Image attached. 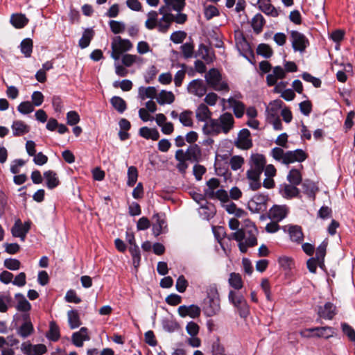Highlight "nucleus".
Returning <instances> with one entry per match:
<instances>
[{
    "instance_id": "nucleus-23",
    "label": "nucleus",
    "mask_w": 355,
    "mask_h": 355,
    "mask_svg": "<svg viewBox=\"0 0 355 355\" xmlns=\"http://www.w3.org/2000/svg\"><path fill=\"white\" fill-rule=\"evenodd\" d=\"M211 112L205 103H200L196 110V117L199 121L208 122L211 119Z\"/></svg>"
},
{
    "instance_id": "nucleus-39",
    "label": "nucleus",
    "mask_w": 355,
    "mask_h": 355,
    "mask_svg": "<svg viewBox=\"0 0 355 355\" xmlns=\"http://www.w3.org/2000/svg\"><path fill=\"white\" fill-rule=\"evenodd\" d=\"M12 297L9 293H0V312L6 313L11 306Z\"/></svg>"
},
{
    "instance_id": "nucleus-45",
    "label": "nucleus",
    "mask_w": 355,
    "mask_h": 355,
    "mask_svg": "<svg viewBox=\"0 0 355 355\" xmlns=\"http://www.w3.org/2000/svg\"><path fill=\"white\" fill-rule=\"evenodd\" d=\"M110 103L119 113H123L126 110L125 101L119 96H113L110 100Z\"/></svg>"
},
{
    "instance_id": "nucleus-47",
    "label": "nucleus",
    "mask_w": 355,
    "mask_h": 355,
    "mask_svg": "<svg viewBox=\"0 0 355 355\" xmlns=\"http://www.w3.org/2000/svg\"><path fill=\"white\" fill-rule=\"evenodd\" d=\"M94 36V32L91 29H87L84 31L82 37L79 40V46L81 49H85L89 45L90 41Z\"/></svg>"
},
{
    "instance_id": "nucleus-3",
    "label": "nucleus",
    "mask_w": 355,
    "mask_h": 355,
    "mask_svg": "<svg viewBox=\"0 0 355 355\" xmlns=\"http://www.w3.org/2000/svg\"><path fill=\"white\" fill-rule=\"evenodd\" d=\"M204 313L208 317L218 314L220 311V300L216 284L210 285L207 290V298L202 306Z\"/></svg>"
},
{
    "instance_id": "nucleus-42",
    "label": "nucleus",
    "mask_w": 355,
    "mask_h": 355,
    "mask_svg": "<svg viewBox=\"0 0 355 355\" xmlns=\"http://www.w3.org/2000/svg\"><path fill=\"white\" fill-rule=\"evenodd\" d=\"M302 175L300 170L292 168L287 175L288 181L293 185H299L302 182Z\"/></svg>"
},
{
    "instance_id": "nucleus-55",
    "label": "nucleus",
    "mask_w": 355,
    "mask_h": 355,
    "mask_svg": "<svg viewBox=\"0 0 355 355\" xmlns=\"http://www.w3.org/2000/svg\"><path fill=\"white\" fill-rule=\"evenodd\" d=\"M47 337L49 339L53 341H56L60 338L59 327L56 325V324L54 322H51L50 323V329L47 334Z\"/></svg>"
},
{
    "instance_id": "nucleus-14",
    "label": "nucleus",
    "mask_w": 355,
    "mask_h": 355,
    "mask_svg": "<svg viewBox=\"0 0 355 355\" xmlns=\"http://www.w3.org/2000/svg\"><path fill=\"white\" fill-rule=\"evenodd\" d=\"M236 146L243 150H247L252 147V142L250 139V132L248 129H242L235 141Z\"/></svg>"
},
{
    "instance_id": "nucleus-20",
    "label": "nucleus",
    "mask_w": 355,
    "mask_h": 355,
    "mask_svg": "<svg viewBox=\"0 0 355 355\" xmlns=\"http://www.w3.org/2000/svg\"><path fill=\"white\" fill-rule=\"evenodd\" d=\"M73 344L78 347H83L84 341L89 340L90 337L88 334V329L86 327H82L78 331L74 332L71 336Z\"/></svg>"
},
{
    "instance_id": "nucleus-62",
    "label": "nucleus",
    "mask_w": 355,
    "mask_h": 355,
    "mask_svg": "<svg viewBox=\"0 0 355 355\" xmlns=\"http://www.w3.org/2000/svg\"><path fill=\"white\" fill-rule=\"evenodd\" d=\"M138 56L132 54H125L121 58V62L127 67H131L138 60Z\"/></svg>"
},
{
    "instance_id": "nucleus-38",
    "label": "nucleus",
    "mask_w": 355,
    "mask_h": 355,
    "mask_svg": "<svg viewBox=\"0 0 355 355\" xmlns=\"http://www.w3.org/2000/svg\"><path fill=\"white\" fill-rule=\"evenodd\" d=\"M179 121L185 127H192L193 124V112L189 110L183 111L180 114Z\"/></svg>"
},
{
    "instance_id": "nucleus-59",
    "label": "nucleus",
    "mask_w": 355,
    "mask_h": 355,
    "mask_svg": "<svg viewBox=\"0 0 355 355\" xmlns=\"http://www.w3.org/2000/svg\"><path fill=\"white\" fill-rule=\"evenodd\" d=\"M257 52L259 55H261L266 58H270L272 55V51L271 48L266 44H259L257 47Z\"/></svg>"
},
{
    "instance_id": "nucleus-40",
    "label": "nucleus",
    "mask_w": 355,
    "mask_h": 355,
    "mask_svg": "<svg viewBox=\"0 0 355 355\" xmlns=\"http://www.w3.org/2000/svg\"><path fill=\"white\" fill-rule=\"evenodd\" d=\"M157 17L158 13L156 11H150L147 14V19L145 21V26L148 30L157 28Z\"/></svg>"
},
{
    "instance_id": "nucleus-31",
    "label": "nucleus",
    "mask_w": 355,
    "mask_h": 355,
    "mask_svg": "<svg viewBox=\"0 0 355 355\" xmlns=\"http://www.w3.org/2000/svg\"><path fill=\"white\" fill-rule=\"evenodd\" d=\"M139 135L146 139H152L157 141L159 137V133L155 128H149L148 127H142L139 129Z\"/></svg>"
},
{
    "instance_id": "nucleus-48",
    "label": "nucleus",
    "mask_w": 355,
    "mask_h": 355,
    "mask_svg": "<svg viewBox=\"0 0 355 355\" xmlns=\"http://www.w3.org/2000/svg\"><path fill=\"white\" fill-rule=\"evenodd\" d=\"M198 55L207 62H212L214 58V55L210 49L203 44L199 46Z\"/></svg>"
},
{
    "instance_id": "nucleus-29",
    "label": "nucleus",
    "mask_w": 355,
    "mask_h": 355,
    "mask_svg": "<svg viewBox=\"0 0 355 355\" xmlns=\"http://www.w3.org/2000/svg\"><path fill=\"white\" fill-rule=\"evenodd\" d=\"M258 3L259 9L266 15H270L272 17L278 16V11L270 4V0H261Z\"/></svg>"
},
{
    "instance_id": "nucleus-51",
    "label": "nucleus",
    "mask_w": 355,
    "mask_h": 355,
    "mask_svg": "<svg viewBox=\"0 0 355 355\" xmlns=\"http://www.w3.org/2000/svg\"><path fill=\"white\" fill-rule=\"evenodd\" d=\"M263 17L261 14H257L252 19V27L253 30L259 33L262 31L264 24Z\"/></svg>"
},
{
    "instance_id": "nucleus-11",
    "label": "nucleus",
    "mask_w": 355,
    "mask_h": 355,
    "mask_svg": "<svg viewBox=\"0 0 355 355\" xmlns=\"http://www.w3.org/2000/svg\"><path fill=\"white\" fill-rule=\"evenodd\" d=\"M187 92L198 97H202L207 92V86L201 79H195L187 85Z\"/></svg>"
},
{
    "instance_id": "nucleus-49",
    "label": "nucleus",
    "mask_w": 355,
    "mask_h": 355,
    "mask_svg": "<svg viewBox=\"0 0 355 355\" xmlns=\"http://www.w3.org/2000/svg\"><path fill=\"white\" fill-rule=\"evenodd\" d=\"M328 245L327 241H323L316 250L315 258L319 262L320 266L323 263V260L326 254V250Z\"/></svg>"
},
{
    "instance_id": "nucleus-9",
    "label": "nucleus",
    "mask_w": 355,
    "mask_h": 355,
    "mask_svg": "<svg viewBox=\"0 0 355 355\" xmlns=\"http://www.w3.org/2000/svg\"><path fill=\"white\" fill-rule=\"evenodd\" d=\"M268 197L266 195L257 193L255 194L248 202V206L252 213L263 212L266 210V203Z\"/></svg>"
},
{
    "instance_id": "nucleus-27",
    "label": "nucleus",
    "mask_w": 355,
    "mask_h": 355,
    "mask_svg": "<svg viewBox=\"0 0 355 355\" xmlns=\"http://www.w3.org/2000/svg\"><path fill=\"white\" fill-rule=\"evenodd\" d=\"M138 96L141 101H144L146 98L153 99L157 96V89L154 87H140Z\"/></svg>"
},
{
    "instance_id": "nucleus-25",
    "label": "nucleus",
    "mask_w": 355,
    "mask_h": 355,
    "mask_svg": "<svg viewBox=\"0 0 355 355\" xmlns=\"http://www.w3.org/2000/svg\"><path fill=\"white\" fill-rule=\"evenodd\" d=\"M11 129L15 137L22 136L30 131V127L20 120L13 121Z\"/></svg>"
},
{
    "instance_id": "nucleus-22",
    "label": "nucleus",
    "mask_w": 355,
    "mask_h": 355,
    "mask_svg": "<svg viewBox=\"0 0 355 355\" xmlns=\"http://www.w3.org/2000/svg\"><path fill=\"white\" fill-rule=\"evenodd\" d=\"M153 218L155 219V221L153 223V233L157 236L165 232L166 223L164 218L158 214H155Z\"/></svg>"
},
{
    "instance_id": "nucleus-21",
    "label": "nucleus",
    "mask_w": 355,
    "mask_h": 355,
    "mask_svg": "<svg viewBox=\"0 0 355 355\" xmlns=\"http://www.w3.org/2000/svg\"><path fill=\"white\" fill-rule=\"evenodd\" d=\"M336 314V308L331 302H327L324 306L319 307L318 315L322 318L331 320Z\"/></svg>"
},
{
    "instance_id": "nucleus-18",
    "label": "nucleus",
    "mask_w": 355,
    "mask_h": 355,
    "mask_svg": "<svg viewBox=\"0 0 355 355\" xmlns=\"http://www.w3.org/2000/svg\"><path fill=\"white\" fill-rule=\"evenodd\" d=\"M288 212L286 205H274L269 211V216L272 220L279 222L286 218Z\"/></svg>"
},
{
    "instance_id": "nucleus-17",
    "label": "nucleus",
    "mask_w": 355,
    "mask_h": 355,
    "mask_svg": "<svg viewBox=\"0 0 355 355\" xmlns=\"http://www.w3.org/2000/svg\"><path fill=\"white\" fill-rule=\"evenodd\" d=\"M262 173L248 169L246 171V178L249 184V188L252 191L259 189L261 186V175Z\"/></svg>"
},
{
    "instance_id": "nucleus-13",
    "label": "nucleus",
    "mask_w": 355,
    "mask_h": 355,
    "mask_svg": "<svg viewBox=\"0 0 355 355\" xmlns=\"http://www.w3.org/2000/svg\"><path fill=\"white\" fill-rule=\"evenodd\" d=\"M21 350L26 355H42L46 353V347L43 344L32 345L29 343H23Z\"/></svg>"
},
{
    "instance_id": "nucleus-6",
    "label": "nucleus",
    "mask_w": 355,
    "mask_h": 355,
    "mask_svg": "<svg viewBox=\"0 0 355 355\" xmlns=\"http://www.w3.org/2000/svg\"><path fill=\"white\" fill-rule=\"evenodd\" d=\"M206 82L216 91H229L227 83L223 80L219 71L215 68L211 69L205 76Z\"/></svg>"
},
{
    "instance_id": "nucleus-53",
    "label": "nucleus",
    "mask_w": 355,
    "mask_h": 355,
    "mask_svg": "<svg viewBox=\"0 0 355 355\" xmlns=\"http://www.w3.org/2000/svg\"><path fill=\"white\" fill-rule=\"evenodd\" d=\"M33 331V327L30 321H26L18 329L17 333L18 334L23 337L26 338L29 335L31 334V333Z\"/></svg>"
},
{
    "instance_id": "nucleus-43",
    "label": "nucleus",
    "mask_w": 355,
    "mask_h": 355,
    "mask_svg": "<svg viewBox=\"0 0 355 355\" xmlns=\"http://www.w3.org/2000/svg\"><path fill=\"white\" fill-rule=\"evenodd\" d=\"M187 154L188 160L196 161L201 155V150L198 145H191L187 150Z\"/></svg>"
},
{
    "instance_id": "nucleus-33",
    "label": "nucleus",
    "mask_w": 355,
    "mask_h": 355,
    "mask_svg": "<svg viewBox=\"0 0 355 355\" xmlns=\"http://www.w3.org/2000/svg\"><path fill=\"white\" fill-rule=\"evenodd\" d=\"M207 187L205 189L206 197L214 199V195L219 187V180L216 178H211L207 182Z\"/></svg>"
},
{
    "instance_id": "nucleus-50",
    "label": "nucleus",
    "mask_w": 355,
    "mask_h": 355,
    "mask_svg": "<svg viewBox=\"0 0 355 355\" xmlns=\"http://www.w3.org/2000/svg\"><path fill=\"white\" fill-rule=\"evenodd\" d=\"M245 163L244 158L241 155H234L230 159V166L232 171H238Z\"/></svg>"
},
{
    "instance_id": "nucleus-1",
    "label": "nucleus",
    "mask_w": 355,
    "mask_h": 355,
    "mask_svg": "<svg viewBox=\"0 0 355 355\" xmlns=\"http://www.w3.org/2000/svg\"><path fill=\"white\" fill-rule=\"evenodd\" d=\"M229 227L232 230H236L230 238L239 242V248L241 252H246L248 248L257 244V230L249 219L244 220L241 225L238 219L231 218L229 220Z\"/></svg>"
},
{
    "instance_id": "nucleus-32",
    "label": "nucleus",
    "mask_w": 355,
    "mask_h": 355,
    "mask_svg": "<svg viewBox=\"0 0 355 355\" xmlns=\"http://www.w3.org/2000/svg\"><path fill=\"white\" fill-rule=\"evenodd\" d=\"M229 285L234 290H240L243 286V282L239 273L231 272L228 279Z\"/></svg>"
},
{
    "instance_id": "nucleus-30",
    "label": "nucleus",
    "mask_w": 355,
    "mask_h": 355,
    "mask_svg": "<svg viewBox=\"0 0 355 355\" xmlns=\"http://www.w3.org/2000/svg\"><path fill=\"white\" fill-rule=\"evenodd\" d=\"M227 101L230 106L232 107L235 116L237 118L242 117L245 111V105L243 103L233 98H230Z\"/></svg>"
},
{
    "instance_id": "nucleus-4",
    "label": "nucleus",
    "mask_w": 355,
    "mask_h": 355,
    "mask_svg": "<svg viewBox=\"0 0 355 355\" xmlns=\"http://www.w3.org/2000/svg\"><path fill=\"white\" fill-rule=\"evenodd\" d=\"M271 155L275 160L286 165L295 162H302L306 158V153L302 149L284 152L282 148L275 147L272 149Z\"/></svg>"
},
{
    "instance_id": "nucleus-54",
    "label": "nucleus",
    "mask_w": 355,
    "mask_h": 355,
    "mask_svg": "<svg viewBox=\"0 0 355 355\" xmlns=\"http://www.w3.org/2000/svg\"><path fill=\"white\" fill-rule=\"evenodd\" d=\"M283 104V102L281 100H275L274 101L271 105L274 106L275 107H271L268 110V120L270 121V120H273V119H278L277 110L282 107V105Z\"/></svg>"
},
{
    "instance_id": "nucleus-56",
    "label": "nucleus",
    "mask_w": 355,
    "mask_h": 355,
    "mask_svg": "<svg viewBox=\"0 0 355 355\" xmlns=\"http://www.w3.org/2000/svg\"><path fill=\"white\" fill-rule=\"evenodd\" d=\"M110 29L114 34L123 33L125 31V26L122 21L111 20L109 22Z\"/></svg>"
},
{
    "instance_id": "nucleus-58",
    "label": "nucleus",
    "mask_w": 355,
    "mask_h": 355,
    "mask_svg": "<svg viewBox=\"0 0 355 355\" xmlns=\"http://www.w3.org/2000/svg\"><path fill=\"white\" fill-rule=\"evenodd\" d=\"M17 110L22 114H28L34 110V107L30 101H24L18 105Z\"/></svg>"
},
{
    "instance_id": "nucleus-64",
    "label": "nucleus",
    "mask_w": 355,
    "mask_h": 355,
    "mask_svg": "<svg viewBox=\"0 0 355 355\" xmlns=\"http://www.w3.org/2000/svg\"><path fill=\"white\" fill-rule=\"evenodd\" d=\"M343 331L347 337L352 341L355 342V331L354 329L346 323L342 324Z\"/></svg>"
},
{
    "instance_id": "nucleus-8",
    "label": "nucleus",
    "mask_w": 355,
    "mask_h": 355,
    "mask_svg": "<svg viewBox=\"0 0 355 355\" xmlns=\"http://www.w3.org/2000/svg\"><path fill=\"white\" fill-rule=\"evenodd\" d=\"M334 334V329L330 327L309 328L300 331V335L306 338L315 336L318 338H329L332 337Z\"/></svg>"
},
{
    "instance_id": "nucleus-12",
    "label": "nucleus",
    "mask_w": 355,
    "mask_h": 355,
    "mask_svg": "<svg viewBox=\"0 0 355 355\" xmlns=\"http://www.w3.org/2000/svg\"><path fill=\"white\" fill-rule=\"evenodd\" d=\"M30 227V222H26L22 224L21 221L17 219L12 227L11 232L14 237H19L21 241H24Z\"/></svg>"
},
{
    "instance_id": "nucleus-16",
    "label": "nucleus",
    "mask_w": 355,
    "mask_h": 355,
    "mask_svg": "<svg viewBox=\"0 0 355 355\" xmlns=\"http://www.w3.org/2000/svg\"><path fill=\"white\" fill-rule=\"evenodd\" d=\"M178 312L182 318L189 316L191 318H196L200 316L201 309L196 304L182 305L178 307Z\"/></svg>"
},
{
    "instance_id": "nucleus-46",
    "label": "nucleus",
    "mask_w": 355,
    "mask_h": 355,
    "mask_svg": "<svg viewBox=\"0 0 355 355\" xmlns=\"http://www.w3.org/2000/svg\"><path fill=\"white\" fill-rule=\"evenodd\" d=\"M290 238L293 241L300 243L303 239V233L298 226H292L289 229Z\"/></svg>"
},
{
    "instance_id": "nucleus-36",
    "label": "nucleus",
    "mask_w": 355,
    "mask_h": 355,
    "mask_svg": "<svg viewBox=\"0 0 355 355\" xmlns=\"http://www.w3.org/2000/svg\"><path fill=\"white\" fill-rule=\"evenodd\" d=\"M28 19L23 14H13L10 17V23L17 28L24 27Z\"/></svg>"
},
{
    "instance_id": "nucleus-24",
    "label": "nucleus",
    "mask_w": 355,
    "mask_h": 355,
    "mask_svg": "<svg viewBox=\"0 0 355 355\" xmlns=\"http://www.w3.org/2000/svg\"><path fill=\"white\" fill-rule=\"evenodd\" d=\"M297 185L292 184H284L281 185L279 192L281 195L285 198H293L298 196L300 190L296 187Z\"/></svg>"
},
{
    "instance_id": "nucleus-63",
    "label": "nucleus",
    "mask_w": 355,
    "mask_h": 355,
    "mask_svg": "<svg viewBox=\"0 0 355 355\" xmlns=\"http://www.w3.org/2000/svg\"><path fill=\"white\" fill-rule=\"evenodd\" d=\"M279 264L284 270L291 269L293 265V261L291 257L283 256L278 259Z\"/></svg>"
},
{
    "instance_id": "nucleus-41",
    "label": "nucleus",
    "mask_w": 355,
    "mask_h": 355,
    "mask_svg": "<svg viewBox=\"0 0 355 355\" xmlns=\"http://www.w3.org/2000/svg\"><path fill=\"white\" fill-rule=\"evenodd\" d=\"M304 192L312 199L315 198V193L318 191V187L314 182L310 180H304L302 184Z\"/></svg>"
},
{
    "instance_id": "nucleus-2",
    "label": "nucleus",
    "mask_w": 355,
    "mask_h": 355,
    "mask_svg": "<svg viewBox=\"0 0 355 355\" xmlns=\"http://www.w3.org/2000/svg\"><path fill=\"white\" fill-rule=\"evenodd\" d=\"M234 124V119L232 114L225 112L218 119H212L206 122L202 127V131L207 135L227 134L233 128Z\"/></svg>"
},
{
    "instance_id": "nucleus-34",
    "label": "nucleus",
    "mask_w": 355,
    "mask_h": 355,
    "mask_svg": "<svg viewBox=\"0 0 355 355\" xmlns=\"http://www.w3.org/2000/svg\"><path fill=\"white\" fill-rule=\"evenodd\" d=\"M44 177L46 180V186L49 189H52L59 184V180L54 171H47L44 172Z\"/></svg>"
},
{
    "instance_id": "nucleus-26",
    "label": "nucleus",
    "mask_w": 355,
    "mask_h": 355,
    "mask_svg": "<svg viewBox=\"0 0 355 355\" xmlns=\"http://www.w3.org/2000/svg\"><path fill=\"white\" fill-rule=\"evenodd\" d=\"M174 20L173 15H164L161 18H157V30L160 33H166Z\"/></svg>"
},
{
    "instance_id": "nucleus-60",
    "label": "nucleus",
    "mask_w": 355,
    "mask_h": 355,
    "mask_svg": "<svg viewBox=\"0 0 355 355\" xmlns=\"http://www.w3.org/2000/svg\"><path fill=\"white\" fill-rule=\"evenodd\" d=\"M163 328L166 331L173 332L178 329L179 324L175 320L166 319L163 321Z\"/></svg>"
},
{
    "instance_id": "nucleus-44",
    "label": "nucleus",
    "mask_w": 355,
    "mask_h": 355,
    "mask_svg": "<svg viewBox=\"0 0 355 355\" xmlns=\"http://www.w3.org/2000/svg\"><path fill=\"white\" fill-rule=\"evenodd\" d=\"M21 52L26 58H29L31 55L33 51V41L30 38H26L23 40L20 44Z\"/></svg>"
},
{
    "instance_id": "nucleus-28",
    "label": "nucleus",
    "mask_w": 355,
    "mask_h": 355,
    "mask_svg": "<svg viewBox=\"0 0 355 355\" xmlns=\"http://www.w3.org/2000/svg\"><path fill=\"white\" fill-rule=\"evenodd\" d=\"M156 99L159 105L171 104L175 101V96L172 92L162 90L157 94Z\"/></svg>"
},
{
    "instance_id": "nucleus-37",
    "label": "nucleus",
    "mask_w": 355,
    "mask_h": 355,
    "mask_svg": "<svg viewBox=\"0 0 355 355\" xmlns=\"http://www.w3.org/2000/svg\"><path fill=\"white\" fill-rule=\"evenodd\" d=\"M15 298L18 300L17 304V309L19 311H28L31 309V305L29 302L21 293L15 294Z\"/></svg>"
},
{
    "instance_id": "nucleus-15",
    "label": "nucleus",
    "mask_w": 355,
    "mask_h": 355,
    "mask_svg": "<svg viewBox=\"0 0 355 355\" xmlns=\"http://www.w3.org/2000/svg\"><path fill=\"white\" fill-rule=\"evenodd\" d=\"M266 164L265 157L259 153L252 154L249 160L250 170L262 173Z\"/></svg>"
},
{
    "instance_id": "nucleus-10",
    "label": "nucleus",
    "mask_w": 355,
    "mask_h": 355,
    "mask_svg": "<svg viewBox=\"0 0 355 355\" xmlns=\"http://www.w3.org/2000/svg\"><path fill=\"white\" fill-rule=\"evenodd\" d=\"M292 46L295 51L303 52L309 45V41L301 33L292 31L291 33Z\"/></svg>"
},
{
    "instance_id": "nucleus-35",
    "label": "nucleus",
    "mask_w": 355,
    "mask_h": 355,
    "mask_svg": "<svg viewBox=\"0 0 355 355\" xmlns=\"http://www.w3.org/2000/svg\"><path fill=\"white\" fill-rule=\"evenodd\" d=\"M68 322L71 329L78 328L80 324L79 313L76 310H70L67 312Z\"/></svg>"
},
{
    "instance_id": "nucleus-19",
    "label": "nucleus",
    "mask_w": 355,
    "mask_h": 355,
    "mask_svg": "<svg viewBox=\"0 0 355 355\" xmlns=\"http://www.w3.org/2000/svg\"><path fill=\"white\" fill-rule=\"evenodd\" d=\"M286 77V71L280 66L275 67L272 73L266 76V82L268 85H275L279 79H283Z\"/></svg>"
},
{
    "instance_id": "nucleus-5",
    "label": "nucleus",
    "mask_w": 355,
    "mask_h": 355,
    "mask_svg": "<svg viewBox=\"0 0 355 355\" xmlns=\"http://www.w3.org/2000/svg\"><path fill=\"white\" fill-rule=\"evenodd\" d=\"M228 300L236 309L241 318H245L249 315V306L241 293L230 290L228 293Z\"/></svg>"
},
{
    "instance_id": "nucleus-52",
    "label": "nucleus",
    "mask_w": 355,
    "mask_h": 355,
    "mask_svg": "<svg viewBox=\"0 0 355 355\" xmlns=\"http://www.w3.org/2000/svg\"><path fill=\"white\" fill-rule=\"evenodd\" d=\"M127 184L129 187H133L137 181L138 171L135 166H131L128 168Z\"/></svg>"
},
{
    "instance_id": "nucleus-61",
    "label": "nucleus",
    "mask_w": 355,
    "mask_h": 355,
    "mask_svg": "<svg viewBox=\"0 0 355 355\" xmlns=\"http://www.w3.org/2000/svg\"><path fill=\"white\" fill-rule=\"evenodd\" d=\"M166 4L172 6L174 10L180 12L185 6V0H168Z\"/></svg>"
},
{
    "instance_id": "nucleus-57",
    "label": "nucleus",
    "mask_w": 355,
    "mask_h": 355,
    "mask_svg": "<svg viewBox=\"0 0 355 355\" xmlns=\"http://www.w3.org/2000/svg\"><path fill=\"white\" fill-rule=\"evenodd\" d=\"M4 266L10 270H17L21 267V263L18 259L8 258L4 261Z\"/></svg>"
},
{
    "instance_id": "nucleus-7",
    "label": "nucleus",
    "mask_w": 355,
    "mask_h": 355,
    "mask_svg": "<svg viewBox=\"0 0 355 355\" xmlns=\"http://www.w3.org/2000/svg\"><path fill=\"white\" fill-rule=\"evenodd\" d=\"M132 46L133 45L129 40L116 36L112 39L111 44V57L114 60H118L123 53L131 50Z\"/></svg>"
}]
</instances>
